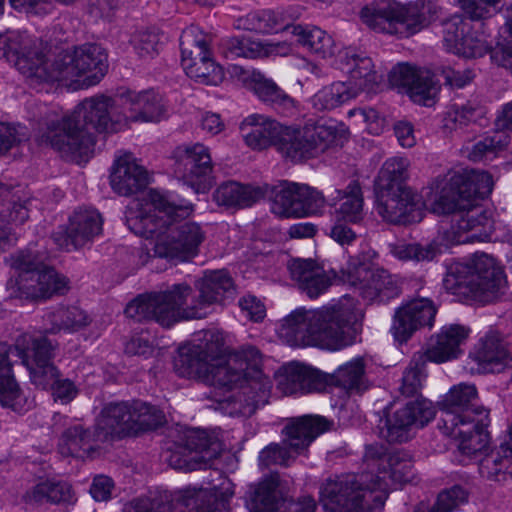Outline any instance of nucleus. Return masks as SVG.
Wrapping results in <instances>:
<instances>
[{
  "label": "nucleus",
  "instance_id": "cd10ccee",
  "mask_svg": "<svg viewBox=\"0 0 512 512\" xmlns=\"http://www.w3.org/2000/svg\"><path fill=\"white\" fill-rule=\"evenodd\" d=\"M349 281L364 299L369 301H388L400 293L394 277L384 269L369 270L360 266L355 274L349 275Z\"/></svg>",
  "mask_w": 512,
  "mask_h": 512
},
{
  "label": "nucleus",
  "instance_id": "20e7f679",
  "mask_svg": "<svg viewBox=\"0 0 512 512\" xmlns=\"http://www.w3.org/2000/svg\"><path fill=\"white\" fill-rule=\"evenodd\" d=\"M505 284L503 270L487 254H477L469 263L451 264L443 279L448 292L481 302L497 299Z\"/></svg>",
  "mask_w": 512,
  "mask_h": 512
},
{
  "label": "nucleus",
  "instance_id": "f704fd0d",
  "mask_svg": "<svg viewBox=\"0 0 512 512\" xmlns=\"http://www.w3.org/2000/svg\"><path fill=\"white\" fill-rule=\"evenodd\" d=\"M11 356L20 359L17 342L14 346L0 343V403L4 407L21 413L25 410L27 400L12 374Z\"/></svg>",
  "mask_w": 512,
  "mask_h": 512
},
{
  "label": "nucleus",
  "instance_id": "13d9d810",
  "mask_svg": "<svg viewBox=\"0 0 512 512\" xmlns=\"http://www.w3.org/2000/svg\"><path fill=\"white\" fill-rule=\"evenodd\" d=\"M467 501V490L460 485H454L439 492L432 503L420 502L414 512H454Z\"/></svg>",
  "mask_w": 512,
  "mask_h": 512
},
{
  "label": "nucleus",
  "instance_id": "2f4dec72",
  "mask_svg": "<svg viewBox=\"0 0 512 512\" xmlns=\"http://www.w3.org/2000/svg\"><path fill=\"white\" fill-rule=\"evenodd\" d=\"M358 478L343 475L328 480L321 489V502L326 512H355L358 507L356 489Z\"/></svg>",
  "mask_w": 512,
  "mask_h": 512
},
{
  "label": "nucleus",
  "instance_id": "473e14b6",
  "mask_svg": "<svg viewBox=\"0 0 512 512\" xmlns=\"http://www.w3.org/2000/svg\"><path fill=\"white\" fill-rule=\"evenodd\" d=\"M478 392L473 384L460 383L454 385L439 403L440 417L438 424H444L445 416L451 414L460 421L478 418V410L486 409L483 406H475Z\"/></svg>",
  "mask_w": 512,
  "mask_h": 512
},
{
  "label": "nucleus",
  "instance_id": "aec40b11",
  "mask_svg": "<svg viewBox=\"0 0 512 512\" xmlns=\"http://www.w3.org/2000/svg\"><path fill=\"white\" fill-rule=\"evenodd\" d=\"M434 417L435 410L430 401H409L386 419L381 435L390 443L406 442L413 437L415 428L423 427Z\"/></svg>",
  "mask_w": 512,
  "mask_h": 512
},
{
  "label": "nucleus",
  "instance_id": "c756f323",
  "mask_svg": "<svg viewBox=\"0 0 512 512\" xmlns=\"http://www.w3.org/2000/svg\"><path fill=\"white\" fill-rule=\"evenodd\" d=\"M339 68L350 75V81L359 92H374L381 81V76L373 69L372 60L364 52L346 48L337 55Z\"/></svg>",
  "mask_w": 512,
  "mask_h": 512
},
{
  "label": "nucleus",
  "instance_id": "680f3d73",
  "mask_svg": "<svg viewBox=\"0 0 512 512\" xmlns=\"http://www.w3.org/2000/svg\"><path fill=\"white\" fill-rule=\"evenodd\" d=\"M508 144V136L504 132H495L478 141L471 148L468 157L474 162L492 159Z\"/></svg>",
  "mask_w": 512,
  "mask_h": 512
},
{
  "label": "nucleus",
  "instance_id": "5701e85b",
  "mask_svg": "<svg viewBox=\"0 0 512 512\" xmlns=\"http://www.w3.org/2000/svg\"><path fill=\"white\" fill-rule=\"evenodd\" d=\"M238 391L220 402L221 408L230 416L250 417L259 406L268 402L271 381L262 371H256L253 381L238 387Z\"/></svg>",
  "mask_w": 512,
  "mask_h": 512
},
{
  "label": "nucleus",
  "instance_id": "0eeeda50",
  "mask_svg": "<svg viewBox=\"0 0 512 512\" xmlns=\"http://www.w3.org/2000/svg\"><path fill=\"white\" fill-rule=\"evenodd\" d=\"M437 188L439 193L432 203V210L441 215L457 207L471 206L476 198L488 196L493 180L488 172L472 169L448 174L438 181Z\"/></svg>",
  "mask_w": 512,
  "mask_h": 512
},
{
  "label": "nucleus",
  "instance_id": "a18cd8bd",
  "mask_svg": "<svg viewBox=\"0 0 512 512\" xmlns=\"http://www.w3.org/2000/svg\"><path fill=\"white\" fill-rule=\"evenodd\" d=\"M242 80H250L249 85L254 93L264 102H268L289 113L295 108V100L279 88L272 80L267 79L260 72H242Z\"/></svg>",
  "mask_w": 512,
  "mask_h": 512
},
{
  "label": "nucleus",
  "instance_id": "ea45409f",
  "mask_svg": "<svg viewBox=\"0 0 512 512\" xmlns=\"http://www.w3.org/2000/svg\"><path fill=\"white\" fill-rule=\"evenodd\" d=\"M479 473L489 480L512 479V437L507 433L499 447L487 453L479 462Z\"/></svg>",
  "mask_w": 512,
  "mask_h": 512
},
{
  "label": "nucleus",
  "instance_id": "8fccbe9b",
  "mask_svg": "<svg viewBox=\"0 0 512 512\" xmlns=\"http://www.w3.org/2000/svg\"><path fill=\"white\" fill-rule=\"evenodd\" d=\"M337 194L331 200L342 201L336 210L338 219L350 223H358L363 219V197L358 181H351L344 190H335Z\"/></svg>",
  "mask_w": 512,
  "mask_h": 512
},
{
  "label": "nucleus",
  "instance_id": "4c0bfd02",
  "mask_svg": "<svg viewBox=\"0 0 512 512\" xmlns=\"http://www.w3.org/2000/svg\"><path fill=\"white\" fill-rule=\"evenodd\" d=\"M103 219L93 208H79L69 218L66 228L67 241L75 248H80L91 242L102 232Z\"/></svg>",
  "mask_w": 512,
  "mask_h": 512
},
{
  "label": "nucleus",
  "instance_id": "72a5a7b5",
  "mask_svg": "<svg viewBox=\"0 0 512 512\" xmlns=\"http://www.w3.org/2000/svg\"><path fill=\"white\" fill-rule=\"evenodd\" d=\"M469 330L459 324L445 326L432 337L424 352H418L426 361L444 363L455 359L461 353L460 345L468 337Z\"/></svg>",
  "mask_w": 512,
  "mask_h": 512
},
{
  "label": "nucleus",
  "instance_id": "7ed1b4c3",
  "mask_svg": "<svg viewBox=\"0 0 512 512\" xmlns=\"http://www.w3.org/2000/svg\"><path fill=\"white\" fill-rule=\"evenodd\" d=\"M358 317L356 302L343 296L338 302L318 309L293 310L280 325L281 338L292 347H318L338 351L354 343Z\"/></svg>",
  "mask_w": 512,
  "mask_h": 512
},
{
  "label": "nucleus",
  "instance_id": "5fc2aeb1",
  "mask_svg": "<svg viewBox=\"0 0 512 512\" xmlns=\"http://www.w3.org/2000/svg\"><path fill=\"white\" fill-rule=\"evenodd\" d=\"M45 321L49 323L46 330L50 333H57L61 330L77 331L90 322L87 313L79 307H59L54 311L48 312L44 316Z\"/></svg>",
  "mask_w": 512,
  "mask_h": 512
},
{
  "label": "nucleus",
  "instance_id": "393cba45",
  "mask_svg": "<svg viewBox=\"0 0 512 512\" xmlns=\"http://www.w3.org/2000/svg\"><path fill=\"white\" fill-rule=\"evenodd\" d=\"M436 308L427 298L414 299L396 310L391 331L394 339L402 344L421 327L432 326Z\"/></svg>",
  "mask_w": 512,
  "mask_h": 512
},
{
  "label": "nucleus",
  "instance_id": "c85d7f7f",
  "mask_svg": "<svg viewBox=\"0 0 512 512\" xmlns=\"http://www.w3.org/2000/svg\"><path fill=\"white\" fill-rule=\"evenodd\" d=\"M150 182L148 171L130 153L119 156L111 169L110 185L119 195L130 196L143 191Z\"/></svg>",
  "mask_w": 512,
  "mask_h": 512
},
{
  "label": "nucleus",
  "instance_id": "09e8293b",
  "mask_svg": "<svg viewBox=\"0 0 512 512\" xmlns=\"http://www.w3.org/2000/svg\"><path fill=\"white\" fill-rule=\"evenodd\" d=\"M177 503L183 506L184 512H224L226 504L223 500L207 490L184 489L177 492Z\"/></svg>",
  "mask_w": 512,
  "mask_h": 512
},
{
  "label": "nucleus",
  "instance_id": "052dcab7",
  "mask_svg": "<svg viewBox=\"0 0 512 512\" xmlns=\"http://www.w3.org/2000/svg\"><path fill=\"white\" fill-rule=\"evenodd\" d=\"M381 477H385L395 484H404L412 481L413 462L405 452H395L387 458L386 470L382 471Z\"/></svg>",
  "mask_w": 512,
  "mask_h": 512
},
{
  "label": "nucleus",
  "instance_id": "bb28decb",
  "mask_svg": "<svg viewBox=\"0 0 512 512\" xmlns=\"http://www.w3.org/2000/svg\"><path fill=\"white\" fill-rule=\"evenodd\" d=\"M328 384L326 374L310 366L292 362L276 373V385L285 395L321 392Z\"/></svg>",
  "mask_w": 512,
  "mask_h": 512
},
{
  "label": "nucleus",
  "instance_id": "de8ad7c7",
  "mask_svg": "<svg viewBox=\"0 0 512 512\" xmlns=\"http://www.w3.org/2000/svg\"><path fill=\"white\" fill-rule=\"evenodd\" d=\"M292 17L283 10H259L247 14L240 21L244 29L257 33L288 30Z\"/></svg>",
  "mask_w": 512,
  "mask_h": 512
},
{
  "label": "nucleus",
  "instance_id": "6ab92c4d",
  "mask_svg": "<svg viewBox=\"0 0 512 512\" xmlns=\"http://www.w3.org/2000/svg\"><path fill=\"white\" fill-rule=\"evenodd\" d=\"M490 424L489 410H478V418L460 421L458 417L448 414L444 424H438L440 431L448 437L458 440L459 451L466 456H474L488 445L487 427Z\"/></svg>",
  "mask_w": 512,
  "mask_h": 512
},
{
  "label": "nucleus",
  "instance_id": "e433bc0d",
  "mask_svg": "<svg viewBox=\"0 0 512 512\" xmlns=\"http://www.w3.org/2000/svg\"><path fill=\"white\" fill-rule=\"evenodd\" d=\"M13 267L19 270V290L26 298H43L42 288L43 262L31 250L21 251L13 256Z\"/></svg>",
  "mask_w": 512,
  "mask_h": 512
},
{
  "label": "nucleus",
  "instance_id": "1a4fd4ad",
  "mask_svg": "<svg viewBox=\"0 0 512 512\" xmlns=\"http://www.w3.org/2000/svg\"><path fill=\"white\" fill-rule=\"evenodd\" d=\"M331 423L321 416H303L288 424L281 443H272L259 454L260 465H288L290 460L304 452L322 433L328 431Z\"/></svg>",
  "mask_w": 512,
  "mask_h": 512
},
{
  "label": "nucleus",
  "instance_id": "6e6552de",
  "mask_svg": "<svg viewBox=\"0 0 512 512\" xmlns=\"http://www.w3.org/2000/svg\"><path fill=\"white\" fill-rule=\"evenodd\" d=\"M38 141L62 158L77 163L87 161L95 145V138L86 132L73 112L47 120L39 130Z\"/></svg>",
  "mask_w": 512,
  "mask_h": 512
},
{
  "label": "nucleus",
  "instance_id": "f8f14e48",
  "mask_svg": "<svg viewBox=\"0 0 512 512\" xmlns=\"http://www.w3.org/2000/svg\"><path fill=\"white\" fill-rule=\"evenodd\" d=\"M265 191L272 212L284 218L314 215L325 203L324 196L306 184L281 181L277 185H265Z\"/></svg>",
  "mask_w": 512,
  "mask_h": 512
},
{
  "label": "nucleus",
  "instance_id": "39448f33",
  "mask_svg": "<svg viewBox=\"0 0 512 512\" xmlns=\"http://www.w3.org/2000/svg\"><path fill=\"white\" fill-rule=\"evenodd\" d=\"M107 68L104 50L96 44H85L48 61L44 81L63 82L74 90L88 88L100 82Z\"/></svg>",
  "mask_w": 512,
  "mask_h": 512
},
{
  "label": "nucleus",
  "instance_id": "603ef678",
  "mask_svg": "<svg viewBox=\"0 0 512 512\" xmlns=\"http://www.w3.org/2000/svg\"><path fill=\"white\" fill-rule=\"evenodd\" d=\"M359 88L351 82H334L323 87L312 97V105L319 111L334 109L343 103L355 98Z\"/></svg>",
  "mask_w": 512,
  "mask_h": 512
},
{
  "label": "nucleus",
  "instance_id": "f257e3e1",
  "mask_svg": "<svg viewBox=\"0 0 512 512\" xmlns=\"http://www.w3.org/2000/svg\"><path fill=\"white\" fill-rule=\"evenodd\" d=\"M192 206H178L156 190L134 200L126 212L129 229L136 235L154 239V256L170 262H188L200 252L206 233L199 223L180 222Z\"/></svg>",
  "mask_w": 512,
  "mask_h": 512
},
{
  "label": "nucleus",
  "instance_id": "79ce46f5",
  "mask_svg": "<svg viewBox=\"0 0 512 512\" xmlns=\"http://www.w3.org/2000/svg\"><path fill=\"white\" fill-rule=\"evenodd\" d=\"M357 486L358 507L355 512H379L388 496L389 483L385 477L362 474Z\"/></svg>",
  "mask_w": 512,
  "mask_h": 512
},
{
  "label": "nucleus",
  "instance_id": "9b49d317",
  "mask_svg": "<svg viewBox=\"0 0 512 512\" xmlns=\"http://www.w3.org/2000/svg\"><path fill=\"white\" fill-rule=\"evenodd\" d=\"M360 15L371 29L400 37H409L419 32L424 23V17L416 6H402L389 1L367 5Z\"/></svg>",
  "mask_w": 512,
  "mask_h": 512
},
{
  "label": "nucleus",
  "instance_id": "423d86ee",
  "mask_svg": "<svg viewBox=\"0 0 512 512\" xmlns=\"http://www.w3.org/2000/svg\"><path fill=\"white\" fill-rule=\"evenodd\" d=\"M345 138L344 128L335 123L317 122L302 128L284 126L277 150L292 161L315 157L331 145H339Z\"/></svg>",
  "mask_w": 512,
  "mask_h": 512
},
{
  "label": "nucleus",
  "instance_id": "a19ab883",
  "mask_svg": "<svg viewBox=\"0 0 512 512\" xmlns=\"http://www.w3.org/2000/svg\"><path fill=\"white\" fill-rule=\"evenodd\" d=\"M98 442H104L100 438L99 430L84 428L82 425H74L67 428L60 438L58 449L64 457H84L95 450Z\"/></svg>",
  "mask_w": 512,
  "mask_h": 512
},
{
  "label": "nucleus",
  "instance_id": "4d7b16f0",
  "mask_svg": "<svg viewBox=\"0 0 512 512\" xmlns=\"http://www.w3.org/2000/svg\"><path fill=\"white\" fill-rule=\"evenodd\" d=\"M133 436L154 431L166 423L164 412L150 403L132 401Z\"/></svg>",
  "mask_w": 512,
  "mask_h": 512
},
{
  "label": "nucleus",
  "instance_id": "ddd939ff",
  "mask_svg": "<svg viewBox=\"0 0 512 512\" xmlns=\"http://www.w3.org/2000/svg\"><path fill=\"white\" fill-rule=\"evenodd\" d=\"M180 48L181 64L187 76L206 85L223 81V69L211 58L206 36L197 28L190 27L182 32Z\"/></svg>",
  "mask_w": 512,
  "mask_h": 512
},
{
  "label": "nucleus",
  "instance_id": "e2e57ef3",
  "mask_svg": "<svg viewBox=\"0 0 512 512\" xmlns=\"http://www.w3.org/2000/svg\"><path fill=\"white\" fill-rule=\"evenodd\" d=\"M426 362L425 357L420 356L418 353L413 356L408 368L403 373L400 386V391L403 395L413 396L420 391L422 381L425 378L424 366Z\"/></svg>",
  "mask_w": 512,
  "mask_h": 512
},
{
  "label": "nucleus",
  "instance_id": "864d4df0",
  "mask_svg": "<svg viewBox=\"0 0 512 512\" xmlns=\"http://www.w3.org/2000/svg\"><path fill=\"white\" fill-rule=\"evenodd\" d=\"M291 33L297 38L300 45L322 58L332 56L334 53L332 37L318 27L292 26Z\"/></svg>",
  "mask_w": 512,
  "mask_h": 512
},
{
  "label": "nucleus",
  "instance_id": "f03ea898",
  "mask_svg": "<svg viewBox=\"0 0 512 512\" xmlns=\"http://www.w3.org/2000/svg\"><path fill=\"white\" fill-rule=\"evenodd\" d=\"M195 286L198 295L184 283L175 284L164 292L141 294L128 303L125 314L139 322L154 320L168 328L182 320L203 318L208 306L222 302L235 290L233 280L225 270L205 272Z\"/></svg>",
  "mask_w": 512,
  "mask_h": 512
},
{
  "label": "nucleus",
  "instance_id": "f3484780",
  "mask_svg": "<svg viewBox=\"0 0 512 512\" xmlns=\"http://www.w3.org/2000/svg\"><path fill=\"white\" fill-rule=\"evenodd\" d=\"M178 445L194 456L181 458L178 453H172L168 459L174 469L195 470L212 467V462L223 451V444L214 432L203 429H187L179 438Z\"/></svg>",
  "mask_w": 512,
  "mask_h": 512
},
{
  "label": "nucleus",
  "instance_id": "338daca9",
  "mask_svg": "<svg viewBox=\"0 0 512 512\" xmlns=\"http://www.w3.org/2000/svg\"><path fill=\"white\" fill-rule=\"evenodd\" d=\"M438 90L439 88L433 81L429 72L422 71L407 94L413 102L430 106L432 105Z\"/></svg>",
  "mask_w": 512,
  "mask_h": 512
},
{
  "label": "nucleus",
  "instance_id": "4468645a",
  "mask_svg": "<svg viewBox=\"0 0 512 512\" xmlns=\"http://www.w3.org/2000/svg\"><path fill=\"white\" fill-rule=\"evenodd\" d=\"M0 58H6L26 77L44 81L47 65L42 43L26 33L8 31L0 34Z\"/></svg>",
  "mask_w": 512,
  "mask_h": 512
},
{
  "label": "nucleus",
  "instance_id": "b1692460",
  "mask_svg": "<svg viewBox=\"0 0 512 512\" xmlns=\"http://www.w3.org/2000/svg\"><path fill=\"white\" fill-rule=\"evenodd\" d=\"M123 128L128 122L156 123L166 116V105L154 90L128 92L119 97Z\"/></svg>",
  "mask_w": 512,
  "mask_h": 512
},
{
  "label": "nucleus",
  "instance_id": "a211bd4d",
  "mask_svg": "<svg viewBox=\"0 0 512 512\" xmlns=\"http://www.w3.org/2000/svg\"><path fill=\"white\" fill-rule=\"evenodd\" d=\"M375 209L383 221L393 225L420 222L425 214L421 196L412 189L376 190Z\"/></svg>",
  "mask_w": 512,
  "mask_h": 512
},
{
  "label": "nucleus",
  "instance_id": "0e129e2a",
  "mask_svg": "<svg viewBox=\"0 0 512 512\" xmlns=\"http://www.w3.org/2000/svg\"><path fill=\"white\" fill-rule=\"evenodd\" d=\"M474 26L461 17L455 16L443 23V42L446 49L454 54L466 33L471 32Z\"/></svg>",
  "mask_w": 512,
  "mask_h": 512
},
{
  "label": "nucleus",
  "instance_id": "4be33fe9",
  "mask_svg": "<svg viewBox=\"0 0 512 512\" xmlns=\"http://www.w3.org/2000/svg\"><path fill=\"white\" fill-rule=\"evenodd\" d=\"M175 171L182 175L197 191H204L210 185L212 160L209 149L201 143L178 146L173 152Z\"/></svg>",
  "mask_w": 512,
  "mask_h": 512
},
{
  "label": "nucleus",
  "instance_id": "a878e982",
  "mask_svg": "<svg viewBox=\"0 0 512 512\" xmlns=\"http://www.w3.org/2000/svg\"><path fill=\"white\" fill-rule=\"evenodd\" d=\"M453 214L447 238L455 244L483 241L488 236L487 228L490 219L487 213L474 204L468 207H457L448 214Z\"/></svg>",
  "mask_w": 512,
  "mask_h": 512
},
{
  "label": "nucleus",
  "instance_id": "774afa93",
  "mask_svg": "<svg viewBox=\"0 0 512 512\" xmlns=\"http://www.w3.org/2000/svg\"><path fill=\"white\" fill-rule=\"evenodd\" d=\"M287 268L291 279L297 283L302 291L307 282L321 273L323 267L316 263L315 260L296 258L288 262Z\"/></svg>",
  "mask_w": 512,
  "mask_h": 512
},
{
  "label": "nucleus",
  "instance_id": "58836bf2",
  "mask_svg": "<svg viewBox=\"0 0 512 512\" xmlns=\"http://www.w3.org/2000/svg\"><path fill=\"white\" fill-rule=\"evenodd\" d=\"M470 357L484 369L500 371L504 367H512V355L496 331H490L482 338L470 354Z\"/></svg>",
  "mask_w": 512,
  "mask_h": 512
},
{
  "label": "nucleus",
  "instance_id": "dca6fc26",
  "mask_svg": "<svg viewBox=\"0 0 512 512\" xmlns=\"http://www.w3.org/2000/svg\"><path fill=\"white\" fill-rule=\"evenodd\" d=\"M20 360L29 372L31 381L42 389H51L61 375L51 362L54 346L46 337L23 334L17 338Z\"/></svg>",
  "mask_w": 512,
  "mask_h": 512
},
{
  "label": "nucleus",
  "instance_id": "9d476101",
  "mask_svg": "<svg viewBox=\"0 0 512 512\" xmlns=\"http://www.w3.org/2000/svg\"><path fill=\"white\" fill-rule=\"evenodd\" d=\"M261 363V354L256 347H242L208 366L207 371L194 378L215 388L232 390L253 381L256 371H262Z\"/></svg>",
  "mask_w": 512,
  "mask_h": 512
},
{
  "label": "nucleus",
  "instance_id": "c03bdc74",
  "mask_svg": "<svg viewBox=\"0 0 512 512\" xmlns=\"http://www.w3.org/2000/svg\"><path fill=\"white\" fill-rule=\"evenodd\" d=\"M265 196V185H242L235 181L222 183L213 193L215 202L227 207H248Z\"/></svg>",
  "mask_w": 512,
  "mask_h": 512
},
{
  "label": "nucleus",
  "instance_id": "69168bd1",
  "mask_svg": "<svg viewBox=\"0 0 512 512\" xmlns=\"http://www.w3.org/2000/svg\"><path fill=\"white\" fill-rule=\"evenodd\" d=\"M131 44L139 58L150 60L155 58L162 46L161 36L153 31H139L131 38Z\"/></svg>",
  "mask_w": 512,
  "mask_h": 512
},
{
  "label": "nucleus",
  "instance_id": "412c9836",
  "mask_svg": "<svg viewBox=\"0 0 512 512\" xmlns=\"http://www.w3.org/2000/svg\"><path fill=\"white\" fill-rule=\"evenodd\" d=\"M116 100L99 95L84 99L73 113L82 127L93 135L95 133H111L123 129L121 114H118Z\"/></svg>",
  "mask_w": 512,
  "mask_h": 512
},
{
  "label": "nucleus",
  "instance_id": "37998d69",
  "mask_svg": "<svg viewBox=\"0 0 512 512\" xmlns=\"http://www.w3.org/2000/svg\"><path fill=\"white\" fill-rule=\"evenodd\" d=\"M28 504H66L74 501L72 485L64 480L45 479L31 487L23 496Z\"/></svg>",
  "mask_w": 512,
  "mask_h": 512
},
{
  "label": "nucleus",
  "instance_id": "7c9ffc66",
  "mask_svg": "<svg viewBox=\"0 0 512 512\" xmlns=\"http://www.w3.org/2000/svg\"><path fill=\"white\" fill-rule=\"evenodd\" d=\"M100 438L123 439L133 436L132 401L110 402L106 404L96 421Z\"/></svg>",
  "mask_w": 512,
  "mask_h": 512
},
{
  "label": "nucleus",
  "instance_id": "c9c22d12",
  "mask_svg": "<svg viewBox=\"0 0 512 512\" xmlns=\"http://www.w3.org/2000/svg\"><path fill=\"white\" fill-rule=\"evenodd\" d=\"M284 126L263 115H250L240 126L246 144L253 149L277 148Z\"/></svg>",
  "mask_w": 512,
  "mask_h": 512
},
{
  "label": "nucleus",
  "instance_id": "2eb2a0df",
  "mask_svg": "<svg viewBox=\"0 0 512 512\" xmlns=\"http://www.w3.org/2000/svg\"><path fill=\"white\" fill-rule=\"evenodd\" d=\"M224 357L226 347L223 334L207 330L199 333L192 343L180 348L176 368L181 376L191 378L207 371L208 366Z\"/></svg>",
  "mask_w": 512,
  "mask_h": 512
},
{
  "label": "nucleus",
  "instance_id": "49530a36",
  "mask_svg": "<svg viewBox=\"0 0 512 512\" xmlns=\"http://www.w3.org/2000/svg\"><path fill=\"white\" fill-rule=\"evenodd\" d=\"M286 48L285 44L281 43H266L263 44L249 38H229L222 42V53L228 59L236 58H258L268 56L273 53H278L280 49Z\"/></svg>",
  "mask_w": 512,
  "mask_h": 512
},
{
  "label": "nucleus",
  "instance_id": "6e6d98bb",
  "mask_svg": "<svg viewBox=\"0 0 512 512\" xmlns=\"http://www.w3.org/2000/svg\"><path fill=\"white\" fill-rule=\"evenodd\" d=\"M328 384H334L349 393H359L367 388L365 366L361 359H355L340 366L333 374L326 375Z\"/></svg>",
  "mask_w": 512,
  "mask_h": 512
},
{
  "label": "nucleus",
  "instance_id": "3c124183",
  "mask_svg": "<svg viewBox=\"0 0 512 512\" xmlns=\"http://www.w3.org/2000/svg\"><path fill=\"white\" fill-rule=\"evenodd\" d=\"M410 162L406 158L393 157L386 160L375 181L376 190L411 189L406 185Z\"/></svg>",
  "mask_w": 512,
  "mask_h": 512
},
{
  "label": "nucleus",
  "instance_id": "bf43d9fd",
  "mask_svg": "<svg viewBox=\"0 0 512 512\" xmlns=\"http://www.w3.org/2000/svg\"><path fill=\"white\" fill-rule=\"evenodd\" d=\"M471 32L466 33L463 41L457 48L456 55L464 58L482 57L491 48L487 36L488 33L484 30V23L478 21Z\"/></svg>",
  "mask_w": 512,
  "mask_h": 512
}]
</instances>
